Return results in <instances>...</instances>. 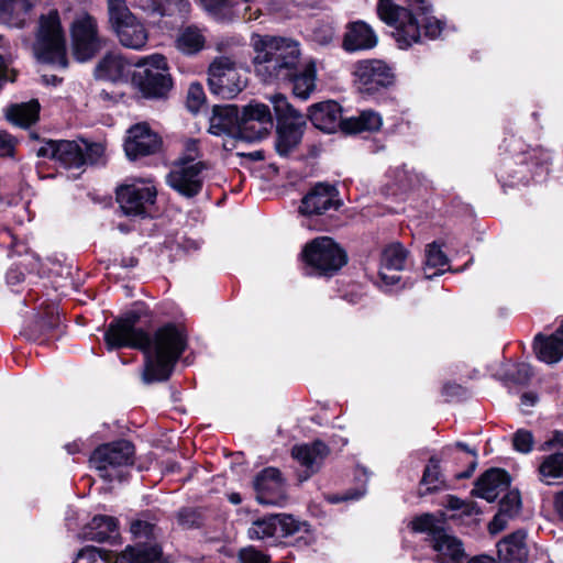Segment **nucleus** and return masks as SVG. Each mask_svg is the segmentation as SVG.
I'll use <instances>...</instances> for the list:
<instances>
[{"label": "nucleus", "instance_id": "obj_1", "mask_svg": "<svg viewBox=\"0 0 563 563\" xmlns=\"http://www.w3.org/2000/svg\"><path fill=\"white\" fill-rule=\"evenodd\" d=\"M141 314L129 311L124 317L111 322L104 333L108 350L121 347L139 349L145 353V383L166 380L186 349L184 330L173 323L159 328L153 338L136 328Z\"/></svg>", "mask_w": 563, "mask_h": 563}, {"label": "nucleus", "instance_id": "obj_2", "mask_svg": "<svg viewBox=\"0 0 563 563\" xmlns=\"http://www.w3.org/2000/svg\"><path fill=\"white\" fill-rule=\"evenodd\" d=\"M251 42L255 74L265 84H282L300 66V43L294 38L253 34Z\"/></svg>", "mask_w": 563, "mask_h": 563}, {"label": "nucleus", "instance_id": "obj_3", "mask_svg": "<svg viewBox=\"0 0 563 563\" xmlns=\"http://www.w3.org/2000/svg\"><path fill=\"white\" fill-rule=\"evenodd\" d=\"M377 12L380 20L395 27L394 37L401 48L423 38L434 40L443 30L442 22L430 15L426 7L413 14L391 0H379Z\"/></svg>", "mask_w": 563, "mask_h": 563}, {"label": "nucleus", "instance_id": "obj_4", "mask_svg": "<svg viewBox=\"0 0 563 563\" xmlns=\"http://www.w3.org/2000/svg\"><path fill=\"white\" fill-rule=\"evenodd\" d=\"M252 540L267 541L277 544L284 538L297 536L298 547H307L314 540L310 526L299 521L291 515L278 514L260 518L252 522L247 530Z\"/></svg>", "mask_w": 563, "mask_h": 563}, {"label": "nucleus", "instance_id": "obj_5", "mask_svg": "<svg viewBox=\"0 0 563 563\" xmlns=\"http://www.w3.org/2000/svg\"><path fill=\"white\" fill-rule=\"evenodd\" d=\"M103 152L104 147L100 143L49 140L36 150V155L54 159L65 168L78 169L86 164L98 163Z\"/></svg>", "mask_w": 563, "mask_h": 563}, {"label": "nucleus", "instance_id": "obj_6", "mask_svg": "<svg viewBox=\"0 0 563 563\" xmlns=\"http://www.w3.org/2000/svg\"><path fill=\"white\" fill-rule=\"evenodd\" d=\"M33 49L42 63L67 66L66 41L57 10L41 15Z\"/></svg>", "mask_w": 563, "mask_h": 563}, {"label": "nucleus", "instance_id": "obj_7", "mask_svg": "<svg viewBox=\"0 0 563 563\" xmlns=\"http://www.w3.org/2000/svg\"><path fill=\"white\" fill-rule=\"evenodd\" d=\"M197 157V143L192 141L188 144L187 153L166 176L167 184L186 198H192L200 194L209 170L206 163L195 162Z\"/></svg>", "mask_w": 563, "mask_h": 563}, {"label": "nucleus", "instance_id": "obj_8", "mask_svg": "<svg viewBox=\"0 0 563 563\" xmlns=\"http://www.w3.org/2000/svg\"><path fill=\"white\" fill-rule=\"evenodd\" d=\"M109 22L119 42L128 48L141 51L148 41V32L126 5L125 0H107Z\"/></svg>", "mask_w": 563, "mask_h": 563}, {"label": "nucleus", "instance_id": "obj_9", "mask_svg": "<svg viewBox=\"0 0 563 563\" xmlns=\"http://www.w3.org/2000/svg\"><path fill=\"white\" fill-rule=\"evenodd\" d=\"M247 84L246 70L228 56L217 57L208 68V85L222 99L236 97Z\"/></svg>", "mask_w": 563, "mask_h": 563}, {"label": "nucleus", "instance_id": "obj_10", "mask_svg": "<svg viewBox=\"0 0 563 563\" xmlns=\"http://www.w3.org/2000/svg\"><path fill=\"white\" fill-rule=\"evenodd\" d=\"M133 82L145 97L162 98L170 90L173 81L166 58L161 54L139 59L135 64Z\"/></svg>", "mask_w": 563, "mask_h": 563}, {"label": "nucleus", "instance_id": "obj_11", "mask_svg": "<svg viewBox=\"0 0 563 563\" xmlns=\"http://www.w3.org/2000/svg\"><path fill=\"white\" fill-rule=\"evenodd\" d=\"M133 444L120 440L98 446L90 456V463L103 479L121 481L124 468L133 464Z\"/></svg>", "mask_w": 563, "mask_h": 563}, {"label": "nucleus", "instance_id": "obj_12", "mask_svg": "<svg viewBox=\"0 0 563 563\" xmlns=\"http://www.w3.org/2000/svg\"><path fill=\"white\" fill-rule=\"evenodd\" d=\"M130 530L137 543L122 552V563H161L162 549L156 542L161 529L153 522L137 519L131 523Z\"/></svg>", "mask_w": 563, "mask_h": 563}, {"label": "nucleus", "instance_id": "obj_13", "mask_svg": "<svg viewBox=\"0 0 563 563\" xmlns=\"http://www.w3.org/2000/svg\"><path fill=\"white\" fill-rule=\"evenodd\" d=\"M302 257L320 275H332L346 263L345 252L329 236L317 238L308 243Z\"/></svg>", "mask_w": 563, "mask_h": 563}, {"label": "nucleus", "instance_id": "obj_14", "mask_svg": "<svg viewBox=\"0 0 563 563\" xmlns=\"http://www.w3.org/2000/svg\"><path fill=\"white\" fill-rule=\"evenodd\" d=\"M70 36L73 54L79 62L91 59L103 45L96 19L86 12L73 21Z\"/></svg>", "mask_w": 563, "mask_h": 563}, {"label": "nucleus", "instance_id": "obj_15", "mask_svg": "<svg viewBox=\"0 0 563 563\" xmlns=\"http://www.w3.org/2000/svg\"><path fill=\"white\" fill-rule=\"evenodd\" d=\"M563 437L560 431H555L553 435L544 441L539 450L542 452H553L541 457L538 466L539 481L548 486L560 485L563 479Z\"/></svg>", "mask_w": 563, "mask_h": 563}, {"label": "nucleus", "instance_id": "obj_16", "mask_svg": "<svg viewBox=\"0 0 563 563\" xmlns=\"http://www.w3.org/2000/svg\"><path fill=\"white\" fill-rule=\"evenodd\" d=\"M355 80L360 90L374 93L394 82L391 68L383 60L367 59L358 62L354 69Z\"/></svg>", "mask_w": 563, "mask_h": 563}, {"label": "nucleus", "instance_id": "obj_17", "mask_svg": "<svg viewBox=\"0 0 563 563\" xmlns=\"http://www.w3.org/2000/svg\"><path fill=\"white\" fill-rule=\"evenodd\" d=\"M156 188L150 183L140 181L121 186L117 192V199L123 212L129 216H140L154 205Z\"/></svg>", "mask_w": 563, "mask_h": 563}, {"label": "nucleus", "instance_id": "obj_18", "mask_svg": "<svg viewBox=\"0 0 563 563\" xmlns=\"http://www.w3.org/2000/svg\"><path fill=\"white\" fill-rule=\"evenodd\" d=\"M273 125L269 108L263 103H250L240 114V136L250 141L263 139Z\"/></svg>", "mask_w": 563, "mask_h": 563}, {"label": "nucleus", "instance_id": "obj_19", "mask_svg": "<svg viewBox=\"0 0 563 563\" xmlns=\"http://www.w3.org/2000/svg\"><path fill=\"white\" fill-rule=\"evenodd\" d=\"M253 486L260 504L280 506L286 500L285 483L277 468L263 470L255 477Z\"/></svg>", "mask_w": 563, "mask_h": 563}, {"label": "nucleus", "instance_id": "obj_20", "mask_svg": "<svg viewBox=\"0 0 563 563\" xmlns=\"http://www.w3.org/2000/svg\"><path fill=\"white\" fill-rule=\"evenodd\" d=\"M159 146L158 135L146 123H137L128 131L124 151L130 159H136L156 153Z\"/></svg>", "mask_w": 563, "mask_h": 563}, {"label": "nucleus", "instance_id": "obj_21", "mask_svg": "<svg viewBox=\"0 0 563 563\" xmlns=\"http://www.w3.org/2000/svg\"><path fill=\"white\" fill-rule=\"evenodd\" d=\"M340 206L335 187L318 184L302 198L299 211L305 216L323 214L338 210Z\"/></svg>", "mask_w": 563, "mask_h": 563}, {"label": "nucleus", "instance_id": "obj_22", "mask_svg": "<svg viewBox=\"0 0 563 563\" xmlns=\"http://www.w3.org/2000/svg\"><path fill=\"white\" fill-rule=\"evenodd\" d=\"M308 117L311 123L323 132L333 133L339 128L344 131L345 120L342 118L340 104L335 101L328 100L312 104Z\"/></svg>", "mask_w": 563, "mask_h": 563}, {"label": "nucleus", "instance_id": "obj_23", "mask_svg": "<svg viewBox=\"0 0 563 563\" xmlns=\"http://www.w3.org/2000/svg\"><path fill=\"white\" fill-rule=\"evenodd\" d=\"M430 547L435 552V561L439 563H463L466 558L462 541L445 530L431 539Z\"/></svg>", "mask_w": 563, "mask_h": 563}, {"label": "nucleus", "instance_id": "obj_24", "mask_svg": "<svg viewBox=\"0 0 563 563\" xmlns=\"http://www.w3.org/2000/svg\"><path fill=\"white\" fill-rule=\"evenodd\" d=\"M510 485L509 474L500 468H490L486 471L476 482L473 495L494 501L500 493L505 492Z\"/></svg>", "mask_w": 563, "mask_h": 563}, {"label": "nucleus", "instance_id": "obj_25", "mask_svg": "<svg viewBox=\"0 0 563 563\" xmlns=\"http://www.w3.org/2000/svg\"><path fill=\"white\" fill-rule=\"evenodd\" d=\"M306 124L305 118H299V120L295 121L278 122L275 148L280 156L287 157L298 147Z\"/></svg>", "mask_w": 563, "mask_h": 563}, {"label": "nucleus", "instance_id": "obj_26", "mask_svg": "<svg viewBox=\"0 0 563 563\" xmlns=\"http://www.w3.org/2000/svg\"><path fill=\"white\" fill-rule=\"evenodd\" d=\"M533 350L539 361L548 365L559 363L563 357V323L552 334L536 335Z\"/></svg>", "mask_w": 563, "mask_h": 563}, {"label": "nucleus", "instance_id": "obj_27", "mask_svg": "<svg viewBox=\"0 0 563 563\" xmlns=\"http://www.w3.org/2000/svg\"><path fill=\"white\" fill-rule=\"evenodd\" d=\"M407 251L398 243L388 245L382 255L379 275L386 285L400 280L399 272L406 266Z\"/></svg>", "mask_w": 563, "mask_h": 563}, {"label": "nucleus", "instance_id": "obj_28", "mask_svg": "<svg viewBox=\"0 0 563 563\" xmlns=\"http://www.w3.org/2000/svg\"><path fill=\"white\" fill-rule=\"evenodd\" d=\"M209 132L214 135H240V113L234 104L214 106Z\"/></svg>", "mask_w": 563, "mask_h": 563}, {"label": "nucleus", "instance_id": "obj_29", "mask_svg": "<svg viewBox=\"0 0 563 563\" xmlns=\"http://www.w3.org/2000/svg\"><path fill=\"white\" fill-rule=\"evenodd\" d=\"M38 0H0V20L13 27H23Z\"/></svg>", "mask_w": 563, "mask_h": 563}, {"label": "nucleus", "instance_id": "obj_30", "mask_svg": "<svg viewBox=\"0 0 563 563\" xmlns=\"http://www.w3.org/2000/svg\"><path fill=\"white\" fill-rule=\"evenodd\" d=\"M292 457L306 467L305 479L317 472L328 454V448L324 443L316 441L311 444H301L294 446Z\"/></svg>", "mask_w": 563, "mask_h": 563}, {"label": "nucleus", "instance_id": "obj_31", "mask_svg": "<svg viewBox=\"0 0 563 563\" xmlns=\"http://www.w3.org/2000/svg\"><path fill=\"white\" fill-rule=\"evenodd\" d=\"M132 64L120 53H108L96 67V76L106 80H120L129 76Z\"/></svg>", "mask_w": 563, "mask_h": 563}, {"label": "nucleus", "instance_id": "obj_32", "mask_svg": "<svg viewBox=\"0 0 563 563\" xmlns=\"http://www.w3.org/2000/svg\"><path fill=\"white\" fill-rule=\"evenodd\" d=\"M317 69L316 63L309 60L305 64L300 63L294 76L290 79L282 81V84H292L295 96L306 100L316 89Z\"/></svg>", "mask_w": 563, "mask_h": 563}, {"label": "nucleus", "instance_id": "obj_33", "mask_svg": "<svg viewBox=\"0 0 563 563\" xmlns=\"http://www.w3.org/2000/svg\"><path fill=\"white\" fill-rule=\"evenodd\" d=\"M526 534L517 531L498 543L499 563H526L528 549L525 542Z\"/></svg>", "mask_w": 563, "mask_h": 563}, {"label": "nucleus", "instance_id": "obj_34", "mask_svg": "<svg viewBox=\"0 0 563 563\" xmlns=\"http://www.w3.org/2000/svg\"><path fill=\"white\" fill-rule=\"evenodd\" d=\"M377 37L373 30L364 22L352 23L343 40V47L349 52L373 48Z\"/></svg>", "mask_w": 563, "mask_h": 563}, {"label": "nucleus", "instance_id": "obj_35", "mask_svg": "<svg viewBox=\"0 0 563 563\" xmlns=\"http://www.w3.org/2000/svg\"><path fill=\"white\" fill-rule=\"evenodd\" d=\"M85 538L104 542L115 539L118 536V521L114 517L98 515L84 529Z\"/></svg>", "mask_w": 563, "mask_h": 563}, {"label": "nucleus", "instance_id": "obj_36", "mask_svg": "<svg viewBox=\"0 0 563 563\" xmlns=\"http://www.w3.org/2000/svg\"><path fill=\"white\" fill-rule=\"evenodd\" d=\"M521 508V497L518 490L508 492L500 500L499 511L489 525L493 533L501 531L507 521L517 516Z\"/></svg>", "mask_w": 563, "mask_h": 563}, {"label": "nucleus", "instance_id": "obj_37", "mask_svg": "<svg viewBox=\"0 0 563 563\" xmlns=\"http://www.w3.org/2000/svg\"><path fill=\"white\" fill-rule=\"evenodd\" d=\"M175 45L179 52L186 55H195L205 48V33L196 25L185 26L178 32Z\"/></svg>", "mask_w": 563, "mask_h": 563}, {"label": "nucleus", "instance_id": "obj_38", "mask_svg": "<svg viewBox=\"0 0 563 563\" xmlns=\"http://www.w3.org/2000/svg\"><path fill=\"white\" fill-rule=\"evenodd\" d=\"M40 103L37 100L11 104L5 110V118L22 128L30 126L38 119Z\"/></svg>", "mask_w": 563, "mask_h": 563}, {"label": "nucleus", "instance_id": "obj_39", "mask_svg": "<svg viewBox=\"0 0 563 563\" xmlns=\"http://www.w3.org/2000/svg\"><path fill=\"white\" fill-rule=\"evenodd\" d=\"M382 126V118L378 113L366 110L357 117L345 120L344 131L347 133H358L364 131H377Z\"/></svg>", "mask_w": 563, "mask_h": 563}, {"label": "nucleus", "instance_id": "obj_40", "mask_svg": "<svg viewBox=\"0 0 563 563\" xmlns=\"http://www.w3.org/2000/svg\"><path fill=\"white\" fill-rule=\"evenodd\" d=\"M446 255L442 252L441 246L437 242L427 245L426 249V268L427 278L437 276L444 272L443 267L448 265Z\"/></svg>", "mask_w": 563, "mask_h": 563}, {"label": "nucleus", "instance_id": "obj_41", "mask_svg": "<svg viewBox=\"0 0 563 563\" xmlns=\"http://www.w3.org/2000/svg\"><path fill=\"white\" fill-rule=\"evenodd\" d=\"M409 528L417 533H426L427 542L430 544L431 539L437 537L438 532H442L444 529L441 526L440 520L432 514H423L415 517L409 522Z\"/></svg>", "mask_w": 563, "mask_h": 563}, {"label": "nucleus", "instance_id": "obj_42", "mask_svg": "<svg viewBox=\"0 0 563 563\" xmlns=\"http://www.w3.org/2000/svg\"><path fill=\"white\" fill-rule=\"evenodd\" d=\"M442 484L443 481L440 473L439 460L432 456L423 471L420 482V486L426 489L419 490V495L423 496L426 494L433 493L440 489Z\"/></svg>", "mask_w": 563, "mask_h": 563}, {"label": "nucleus", "instance_id": "obj_43", "mask_svg": "<svg viewBox=\"0 0 563 563\" xmlns=\"http://www.w3.org/2000/svg\"><path fill=\"white\" fill-rule=\"evenodd\" d=\"M271 102L273 103L278 122L295 121L299 120V118H305L288 102L287 98L280 93L272 96Z\"/></svg>", "mask_w": 563, "mask_h": 563}, {"label": "nucleus", "instance_id": "obj_44", "mask_svg": "<svg viewBox=\"0 0 563 563\" xmlns=\"http://www.w3.org/2000/svg\"><path fill=\"white\" fill-rule=\"evenodd\" d=\"M177 526L183 530L196 529L203 523L202 512L194 507L180 508L175 515Z\"/></svg>", "mask_w": 563, "mask_h": 563}, {"label": "nucleus", "instance_id": "obj_45", "mask_svg": "<svg viewBox=\"0 0 563 563\" xmlns=\"http://www.w3.org/2000/svg\"><path fill=\"white\" fill-rule=\"evenodd\" d=\"M203 9L219 21L233 19L232 7L229 0H199Z\"/></svg>", "mask_w": 563, "mask_h": 563}, {"label": "nucleus", "instance_id": "obj_46", "mask_svg": "<svg viewBox=\"0 0 563 563\" xmlns=\"http://www.w3.org/2000/svg\"><path fill=\"white\" fill-rule=\"evenodd\" d=\"M74 563H118L117 558L101 553L97 548L82 549Z\"/></svg>", "mask_w": 563, "mask_h": 563}, {"label": "nucleus", "instance_id": "obj_47", "mask_svg": "<svg viewBox=\"0 0 563 563\" xmlns=\"http://www.w3.org/2000/svg\"><path fill=\"white\" fill-rule=\"evenodd\" d=\"M395 180L400 190L407 191L420 185L421 177L413 169L404 166L396 170Z\"/></svg>", "mask_w": 563, "mask_h": 563}, {"label": "nucleus", "instance_id": "obj_48", "mask_svg": "<svg viewBox=\"0 0 563 563\" xmlns=\"http://www.w3.org/2000/svg\"><path fill=\"white\" fill-rule=\"evenodd\" d=\"M190 4L187 0H164L158 8L159 16H184L189 12Z\"/></svg>", "mask_w": 563, "mask_h": 563}, {"label": "nucleus", "instance_id": "obj_49", "mask_svg": "<svg viewBox=\"0 0 563 563\" xmlns=\"http://www.w3.org/2000/svg\"><path fill=\"white\" fill-rule=\"evenodd\" d=\"M512 446L522 454L530 453L534 446L532 432L526 429H518L512 435Z\"/></svg>", "mask_w": 563, "mask_h": 563}, {"label": "nucleus", "instance_id": "obj_50", "mask_svg": "<svg viewBox=\"0 0 563 563\" xmlns=\"http://www.w3.org/2000/svg\"><path fill=\"white\" fill-rule=\"evenodd\" d=\"M205 91L200 84L194 82L189 86L187 95V107L191 112H197L205 102Z\"/></svg>", "mask_w": 563, "mask_h": 563}, {"label": "nucleus", "instance_id": "obj_51", "mask_svg": "<svg viewBox=\"0 0 563 563\" xmlns=\"http://www.w3.org/2000/svg\"><path fill=\"white\" fill-rule=\"evenodd\" d=\"M445 507L450 510H461L462 514L466 516L477 512L474 504L465 503L464 500L451 495L446 497Z\"/></svg>", "mask_w": 563, "mask_h": 563}, {"label": "nucleus", "instance_id": "obj_52", "mask_svg": "<svg viewBox=\"0 0 563 563\" xmlns=\"http://www.w3.org/2000/svg\"><path fill=\"white\" fill-rule=\"evenodd\" d=\"M239 558L241 563H268V558L253 547L242 549Z\"/></svg>", "mask_w": 563, "mask_h": 563}, {"label": "nucleus", "instance_id": "obj_53", "mask_svg": "<svg viewBox=\"0 0 563 563\" xmlns=\"http://www.w3.org/2000/svg\"><path fill=\"white\" fill-rule=\"evenodd\" d=\"M333 37L334 30L331 25L323 24L313 30V40L321 45H328Z\"/></svg>", "mask_w": 563, "mask_h": 563}, {"label": "nucleus", "instance_id": "obj_54", "mask_svg": "<svg viewBox=\"0 0 563 563\" xmlns=\"http://www.w3.org/2000/svg\"><path fill=\"white\" fill-rule=\"evenodd\" d=\"M14 139L9 133L0 131V157L11 155L14 151Z\"/></svg>", "mask_w": 563, "mask_h": 563}, {"label": "nucleus", "instance_id": "obj_55", "mask_svg": "<svg viewBox=\"0 0 563 563\" xmlns=\"http://www.w3.org/2000/svg\"><path fill=\"white\" fill-rule=\"evenodd\" d=\"M164 0H135L134 7L141 9L148 14L158 13V8L162 5Z\"/></svg>", "mask_w": 563, "mask_h": 563}, {"label": "nucleus", "instance_id": "obj_56", "mask_svg": "<svg viewBox=\"0 0 563 563\" xmlns=\"http://www.w3.org/2000/svg\"><path fill=\"white\" fill-rule=\"evenodd\" d=\"M532 375L531 366L526 363L517 365V372L514 374V379L518 383L527 382Z\"/></svg>", "mask_w": 563, "mask_h": 563}, {"label": "nucleus", "instance_id": "obj_57", "mask_svg": "<svg viewBox=\"0 0 563 563\" xmlns=\"http://www.w3.org/2000/svg\"><path fill=\"white\" fill-rule=\"evenodd\" d=\"M554 508L560 517H563V492H558L554 497Z\"/></svg>", "mask_w": 563, "mask_h": 563}, {"label": "nucleus", "instance_id": "obj_58", "mask_svg": "<svg viewBox=\"0 0 563 563\" xmlns=\"http://www.w3.org/2000/svg\"><path fill=\"white\" fill-rule=\"evenodd\" d=\"M537 402V396L532 393L523 394L521 397V405L526 407H532Z\"/></svg>", "mask_w": 563, "mask_h": 563}, {"label": "nucleus", "instance_id": "obj_59", "mask_svg": "<svg viewBox=\"0 0 563 563\" xmlns=\"http://www.w3.org/2000/svg\"><path fill=\"white\" fill-rule=\"evenodd\" d=\"M260 15H261V11L258 9L255 10L254 12H252L251 8H246L245 12H244V15H243V19L245 21H252V20L258 19Z\"/></svg>", "mask_w": 563, "mask_h": 563}, {"label": "nucleus", "instance_id": "obj_60", "mask_svg": "<svg viewBox=\"0 0 563 563\" xmlns=\"http://www.w3.org/2000/svg\"><path fill=\"white\" fill-rule=\"evenodd\" d=\"M364 495V492H357L356 494H353V495H343V496H340V497H334L332 499L333 503H338V501H342V500H347V499H358L361 496Z\"/></svg>", "mask_w": 563, "mask_h": 563}, {"label": "nucleus", "instance_id": "obj_61", "mask_svg": "<svg viewBox=\"0 0 563 563\" xmlns=\"http://www.w3.org/2000/svg\"><path fill=\"white\" fill-rule=\"evenodd\" d=\"M467 563H495L494 559L487 555H478L471 559Z\"/></svg>", "mask_w": 563, "mask_h": 563}, {"label": "nucleus", "instance_id": "obj_62", "mask_svg": "<svg viewBox=\"0 0 563 563\" xmlns=\"http://www.w3.org/2000/svg\"><path fill=\"white\" fill-rule=\"evenodd\" d=\"M65 449L69 454H75L80 451L79 443L77 442L66 444Z\"/></svg>", "mask_w": 563, "mask_h": 563}, {"label": "nucleus", "instance_id": "obj_63", "mask_svg": "<svg viewBox=\"0 0 563 563\" xmlns=\"http://www.w3.org/2000/svg\"><path fill=\"white\" fill-rule=\"evenodd\" d=\"M228 498H229L230 503H232L233 505H239L242 501L241 495L239 493H231L228 496Z\"/></svg>", "mask_w": 563, "mask_h": 563}, {"label": "nucleus", "instance_id": "obj_64", "mask_svg": "<svg viewBox=\"0 0 563 563\" xmlns=\"http://www.w3.org/2000/svg\"><path fill=\"white\" fill-rule=\"evenodd\" d=\"M8 282L11 284H15L20 282V275L15 272H10L7 275Z\"/></svg>", "mask_w": 563, "mask_h": 563}]
</instances>
